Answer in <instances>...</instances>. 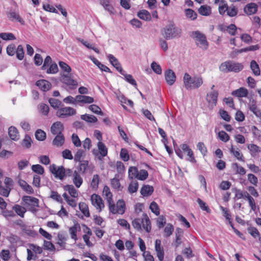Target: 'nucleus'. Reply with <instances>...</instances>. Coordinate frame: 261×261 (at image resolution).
I'll return each instance as SVG.
<instances>
[{"label":"nucleus","instance_id":"11","mask_svg":"<svg viewBox=\"0 0 261 261\" xmlns=\"http://www.w3.org/2000/svg\"><path fill=\"white\" fill-rule=\"evenodd\" d=\"M155 250L156 252L157 257L160 261H163L164 257V251L163 246L161 245L160 240H156L155 242Z\"/></svg>","mask_w":261,"mask_h":261},{"label":"nucleus","instance_id":"10","mask_svg":"<svg viewBox=\"0 0 261 261\" xmlns=\"http://www.w3.org/2000/svg\"><path fill=\"white\" fill-rule=\"evenodd\" d=\"M165 78L167 83L171 86L175 83L176 77L175 72L172 70L168 69L165 72Z\"/></svg>","mask_w":261,"mask_h":261},{"label":"nucleus","instance_id":"44","mask_svg":"<svg viewBox=\"0 0 261 261\" xmlns=\"http://www.w3.org/2000/svg\"><path fill=\"white\" fill-rule=\"evenodd\" d=\"M81 118L82 119L89 123H95L97 121V119L95 116L89 114L82 115Z\"/></svg>","mask_w":261,"mask_h":261},{"label":"nucleus","instance_id":"57","mask_svg":"<svg viewBox=\"0 0 261 261\" xmlns=\"http://www.w3.org/2000/svg\"><path fill=\"white\" fill-rule=\"evenodd\" d=\"M32 170L34 172L41 175L44 173V169L43 167L39 164L33 165L32 166Z\"/></svg>","mask_w":261,"mask_h":261},{"label":"nucleus","instance_id":"42","mask_svg":"<svg viewBox=\"0 0 261 261\" xmlns=\"http://www.w3.org/2000/svg\"><path fill=\"white\" fill-rule=\"evenodd\" d=\"M186 17L192 20H194L197 18V13L191 9H186L185 11Z\"/></svg>","mask_w":261,"mask_h":261},{"label":"nucleus","instance_id":"13","mask_svg":"<svg viewBox=\"0 0 261 261\" xmlns=\"http://www.w3.org/2000/svg\"><path fill=\"white\" fill-rule=\"evenodd\" d=\"M108 58L109 60V61L116 68V69L119 71L120 74H123L124 70H123L122 68L121 67V64L119 63L118 60L113 55L111 54H109L108 56Z\"/></svg>","mask_w":261,"mask_h":261},{"label":"nucleus","instance_id":"21","mask_svg":"<svg viewBox=\"0 0 261 261\" xmlns=\"http://www.w3.org/2000/svg\"><path fill=\"white\" fill-rule=\"evenodd\" d=\"M229 151L230 153H231L238 160L242 161L243 162H245V158L243 156V154L242 153L239 148H237L236 150L233 146L231 145L230 148L229 149Z\"/></svg>","mask_w":261,"mask_h":261},{"label":"nucleus","instance_id":"23","mask_svg":"<svg viewBox=\"0 0 261 261\" xmlns=\"http://www.w3.org/2000/svg\"><path fill=\"white\" fill-rule=\"evenodd\" d=\"M83 182V178L78 172L75 170L73 173V182L77 188H79Z\"/></svg>","mask_w":261,"mask_h":261},{"label":"nucleus","instance_id":"41","mask_svg":"<svg viewBox=\"0 0 261 261\" xmlns=\"http://www.w3.org/2000/svg\"><path fill=\"white\" fill-rule=\"evenodd\" d=\"M100 4L103 7L105 10H107L110 14H112L114 8L110 4V0H100Z\"/></svg>","mask_w":261,"mask_h":261},{"label":"nucleus","instance_id":"7","mask_svg":"<svg viewBox=\"0 0 261 261\" xmlns=\"http://www.w3.org/2000/svg\"><path fill=\"white\" fill-rule=\"evenodd\" d=\"M50 172L57 178L63 180L65 177V168L63 166H57L55 164H53L49 166Z\"/></svg>","mask_w":261,"mask_h":261},{"label":"nucleus","instance_id":"40","mask_svg":"<svg viewBox=\"0 0 261 261\" xmlns=\"http://www.w3.org/2000/svg\"><path fill=\"white\" fill-rule=\"evenodd\" d=\"M238 12V10L236 6L233 5L228 7L226 14L227 16L232 17L236 16Z\"/></svg>","mask_w":261,"mask_h":261},{"label":"nucleus","instance_id":"52","mask_svg":"<svg viewBox=\"0 0 261 261\" xmlns=\"http://www.w3.org/2000/svg\"><path fill=\"white\" fill-rule=\"evenodd\" d=\"M49 197L60 203H63V200L61 195L56 191H51Z\"/></svg>","mask_w":261,"mask_h":261},{"label":"nucleus","instance_id":"28","mask_svg":"<svg viewBox=\"0 0 261 261\" xmlns=\"http://www.w3.org/2000/svg\"><path fill=\"white\" fill-rule=\"evenodd\" d=\"M64 190L68 191L70 196L76 198L78 196L77 190L72 185H67L64 186Z\"/></svg>","mask_w":261,"mask_h":261},{"label":"nucleus","instance_id":"27","mask_svg":"<svg viewBox=\"0 0 261 261\" xmlns=\"http://www.w3.org/2000/svg\"><path fill=\"white\" fill-rule=\"evenodd\" d=\"M65 142V138L63 134L57 135L53 141V144L57 147L62 146Z\"/></svg>","mask_w":261,"mask_h":261},{"label":"nucleus","instance_id":"5","mask_svg":"<svg viewBox=\"0 0 261 261\" xmlns=\"http://www.w3.org/2000/svg\"><path fill=\"white\" fill-rule=\"evenodd\" d=\"M76 113L75 109L70 107H65L63 105L56 112V116L60 118H66L73 116Z\"/></svg>","mask_w":261,"mask_h":261},{"label":"nucleus","instance_id":"22","mask_svg":"<svg viewBox=\"0 0 261 261\" xmlns=\"http://www.w3.org/2000/svg\"><path fill=\"white\" fill-rule=\"evenodd\" d=\"M89 162L88 161L83 160L79 162V164L77 167L79 172L81 174H85L89 169Z\"/></svg>","mask_w":261,"mask_h":261},{"label":"nucleus","instance_id":"37","mask_svg":"<svg viewBox=\"0 0 261 261\" xmlns=\"http://www.w3.org/2000/svg\"><path fill=\"white\" fill-rule=\"evenodd\" d=\"M79 208L81 212L86 217H90V213L88 205L85 202H80L79 204Z\"/></svg>","mask_w":261,"mask_h":261},{"label":"nucleus","instance_id":"58","mask_svg":"<svg viewBox=\"0 0 261 261\" xmlns=\"http://www.w3.org/2000/svg\"><path fill=\"white\" fill-rule=\"evenodd\" d=\"M109 206V210L110 213L115 214L118 213L116 206L115 205L113 199L107 201Z\"/></svg>","mask_w":261,"mask_h":261},{"label":"nucleus","instance_id":"29","mask_svg":"<svg viewBox=\"0 0 261 261\" xmlns=\"http://www.w3.org/2000/svg\"><path fill=\"white\" fill-rule=\"evenodd\" d=\"M199 13L203 16H208L212 13V9L210 6L206 5L201 6L198 9Z\"/></svg>","mask_w":261,"mask_h":261},{"label":"nucleus","instance_id":"3","mask_svg":"<svg viewBox=\"0 0 261 261\" xmlns=\"http://www.w3.org/2000/svg\"><path fill=\"white\" fill-rule=\"evenodd\" d=\"M243 68L244 66L242 63L230 60L222 63L219 66L220 70L224 73L229 72L238 73L242 71Z\"/></svg>","mask_w":261,"mask_h":261},{"label":"nucleus","instance_id":"61","mask_svg":"<svg viewBox=\"0 0 261 261\" xmlns=\"http://www.w3.org/2000/svg\"><path fill=\"white\" fill-rule=\"evenodd\" d=\"M148 176V172L146 170L141 169L139 171L137 179L144 180L147 178Z\"/></svg>","mask_w":261,"mask_h":261},{"label":"nucleus","instance_id":"8","mask_svg":"<svg viewBox=\"0 0 261 261\" xmlns=\"http://www.w3.org/2000/svg\"><path fill=\"white\" fill-rule=\"evenodd\" d=\"M91 201L92 205L98 210L99 212L101 211L104 207V203L102 198L97 194H94L91 196Z\"/></svg>","mask_w":261,"mask_h":261},{"label":"nucleus","instance_id":"12","mask_svg":"<svg viewBox=\"0 0 261 261\" xmlns=\"http://www.w3.org/2000/svg\"><path fill=\"white\" fill-rule=\"evenodd\" d=\"M64 130V126L60 121H57L54 123L50 127L51 133L54 135H60L63 134Z\"/></svg>","mask_w":261,"mask_h":261},{"label":"nucleus","instance_id":"63","mask_svg":"<svg viewBox=\"0 0 261 261\" xmlns=\"http://www.w3.org/2000/svg\"><path fill=\"white\" fill-rule=\"evenodd\" d=\"M151 68L155 73L158 74H161L162 73V68L161 66L155 62H153L151 64Z\"/></svg>","mask_w":261,"mask_h":261},{"label":"nucleus","instance_id":"35","mask_svg":"<svg viewBox=\"0 0 261 261\" xmlns=\"http://www.w3.org/2000/svg\"><path fill=\"white\" fill-rule=\"evenodd\" d=\"M116 208L118 214L122 215L124 213L125 210V203L123 200H119L116 204Z\"/></svg>","mask_w":261,"mask_h":261},{"label":"nucleus","instance_id":"24","mask_svg":"<svg viewBox=\"0 0 261 261\" xmlns=\"http://www.w3.org/2000/svg\"><path fill=\"white\" fill-rule=\"evenodd\" d=\"M8 134L10 138L14 141H17L19 138L18 131L14 126H10L9 128Z\"/></svg>","mask_w":261,"mask_h":261},{"label":"nucleus","instance_id":"33","mask_svg":"<svg viewBox=\"0 0 261 261\" xmlns=\"http://www.w3.org/2000/svg\"><path fill=\"white\" fill-rule=\"evenodd\" d=\"M248 148L250 151L252 156H255L256 154L261 151L260 148L254 144H250L248 145Z\"/></svg>","mask_w":261,"mask_h":261},{"label":"nucleus","instance_id":"47","mask_svg":"<svg viewBox=\"0 0 261 261\" xmlns=\"http://www.w3.org/2000/svg\"><path fill=\"white\" fill-rule=\"evenodd\" d=\"M0 38L4 40H13L16 39L14 35L12 33H1Z\"/></svg>","mask_w":261,"mask_h":261},{"label":"nucleus","instance_id":"49","mask_svg":"<svg viewBox=\"0 0 261 261\" xmlns=\"http://www.w3.org/2000/svg\"><path fill=\"white\" fill-rule=\"evenodd\" d=\"M15 53L16 54L17 58L19 60H22L24 57V50L23 46L21 45H19L16 49Z\"/></svg>","mask_w":261,"mask_h":261},{"label":"nucleus","instance_id":"26","mask_svg":"<svg viewBox=\"0 0 261 261\" xmlns=\"http://www.w3.org/2000/svg\"><path fill=\"white\" fill-rule=\"evenodd\" d=\"M18 183L20 187L28 194L34 193V190L25 181L20 179Z\"/></svg>","mask_w":261,"mask_h":261},{"label":"nucleus","instance_id":"34","mask_svg":"<svg viewBox=\"0 0 261 261\" xmlns=\"http://www.w3.org/2000/svg\"><path fill=\"white\" fill-rule=\"evenodd\" d=\"M97 147L101 156L104 157L107 155L108 149L103 143L102 142H98L97 143Z\"/></svg>","mask_w":261,"mask_h":261},{"label":"nucleus","instance_id":"14","mask_svg":"<svg viewBox=\"0 0 261 261\" xmlns=\"http://www.w3.org/2000/svg\"><path fill=\"white\" fill-rule=\"evenodd\" d=\"M36 85L43 91H48L51 87V83L45 80H40L36 82Z\"/></svg>","mask_w":261,"mask_h":261},{"label":"nucleus","instance_id":"17","mask_svg":"<svg viewBox=\"0 0 261 261\" xmlns=\"http://www.w3.org/2000/svg\"><path fill=\"white\" fill-rule=\"evenodd\" d=\"M258 7L255 3H250L246 5L244 8V11L248 15L255 14L257 11Z\"/></svg>","mask_w":261,"mask_h":261},{"label":"nucleus","instance_id":"38","mask_svg":"<svg viewBox=\"0 0 261 261\" xmlns=\"http://www.w3.org/2000/svg\"><path fill=\"white\" fill-rule=\"evenodd\" d=\"M250 68L253 73V74L258 76L260 75V71L258 64L254 60H252L250 62Z\"/></svg>","mask_w":261,"mask_h":261},{"label":"nucleus","instance_id":"16","mask_svg":"<svg viewBox=\"0 0 261 261\" xmlns=\"http://www.w3.org/2000/svg\"><path fill=\"white\" fill-rule=\"evenodd\" d=\"M7 17L12 21L19 22L21 24L24 25V21L21 18L18 13L15 12H9L7 13Z\"/></svg>","mask_w":261,"mask_h":261},{"label":"nucleus","instance_id":"1","mask_svg":"<svg viewBox=\"0 0 261 261\" xmlns=\"http://www.w3.org/2000/svg\"><path fill=\"white\" fill-rule=\"evenodd\" d=\"M161 35L166 40H172L180 38L182 34L181 28L173 22H170L163 28L161 31Z\"/></svg>","mask_w":261,"mask_h":261},{"label":"nucleus","instance_id":"2","mask_svg":"<svg viewBox=\"0 0 261 261\" xmlns=\"http://www.w3.org/2000/svg\"><path fill=\"white\" fill-rule=\"evenodd\" d=\"M183 81L185 88L187 90L197 89L203 84V80L201 76L192 77L188 73H185Z\"/></svg>","mask_w":261,"mask_h":261},{"label":"nucleus","instance_id":"4","mask_svg":"<svg viewBox=\"0 0 261 261\" xmlns=\"http://www.w3.org/2000/svg\"><path fill=\"white\" fill-rule=\"evenodd\" d=\"M190 36L196 41V42H199L200 47L204 50H206L208 46V43L206 40V37L204 34L199 31H193L191 33ZM198 44L197 43H196Z\"/></svg>","mask_w":261,"mask_h":261},{"label":"nucleus","instance_id":"53","mask_svg":"<svg viewBox=\"0 0 261 261\" xmlns=\"http://www.w3.org/2000/svg\"><path fill=\"white\" fill-rule=\"evenodd\" d=\"M35 137L39 141H43L46 138V133L41 129H37L35 133Z\"/></svg>","mask_w":261,"mask_h":261},{"label":"nucleus","instance_id":"46","mask_svg":"<svg viewBox=\"0 0 261 261\" xmlns=\"http://www.w3.org/2000/svg\"><path fill=\"white\" fill-rule=\"evenodd\" d=\"M121 74L124 76V79L128 83L135 87L137 86L136 80L133 78V76L131 74H127L125 71H124V73Z\"/></svg>","mask_w":261,"mask_h":261},{"label":"nucleus","instance_id":"59","mask_svg":"<svg viewBox=\"0 0 261 261\" xmlns=\"http://www.w3.org/2000/svg\"><path fill=\"white\" fill-rule=\"evenodd\" d=\"M2 211V215L7 219L9 218L14 217L16 216L15 214L12 210L4 209V210Z\"/></svg>","mask_w":261,"mask_h":261},{"label":"nucleus","instance_id":"62","mask_svg":"<svg viewBox=\"0 0 261 261\" xmlns=\"http://www.w3.org/2000/svg\"><path fill=\"white\" fill-rule=\"evenodd\" d=\"M59 64L61 69L66 73H70L71 71V67L64 62L60 61Z\"/></svg>","mask_w":261,"mask_h":261},{"label":"nucleus","instance_id":"50","mask_svg":"<svg viewBox=\"0 0 261 261\" xmlns=\"http://www.w3.org/2000/svg\"><path fill=\"white\" fill-rule=\"evenodd\" d=\"M149 208L151 211L153 213H154L156 216H159L160 215V208L159 205L155 202L152 201L150 204Z\"/></svg>","mask_w":261,"mask_h":261},{"label":"nucleus","instance_id":"30","mask_svg":"<svg viewBox=\"0 0 261 261\" xmlns=\"http://www.w3.org/2000/svg\"><path fill=\"white\" fill-rule=\"evenodd\" d=\"M137 16L141 19L146 21L150 20L151 19V15L150 13L146 10H140L138 12Z\"/></svg>","mask_w":261,"mask_h":261},{"label":"nucleus","instance_id":"56","mask_svg":"<svg viewBox=\"0 0 261 261\" xmlns=\"http://www.w3.org/2000/svg\"><path fill=\"white\" fill-rule=\"evenodd\" d=\"M40 112L44 116H47L49 111L48 105L45 103H41L39 107Z\"/></svg>","mask_w":261,"mask_h":261},{"label":"nucleus","instance_id":"45","mask_svg":"<svg viewBox=\"0 0 261 261\" xmlns=\"http://www.w3.org/2000/svg\"><path fill=\"white\" fill-rule=\"evenodd\" d=\"M139 188L138 182L135 180L132 181L128 186V191L130 194H133L138 191Z\"/></svg>","mask_w":261,"mask_h":261},{"label":"nucleus","instance_id":"43","mask_svg":"<svg viewBox=\"0 0 261 261\" xmlns=\"http://www.w3.org/2000/svg\"><path fill=\"white\" fill-rule=\"evenodd\" d=\"M221 4L219 5L218 10L220 14L222 15H224L225 13H227V10L228 9V5L227 3L224 0L221 1Z\"/></svg>","mask_w":261,"mask_h":261},{"label":"nucleus","instance_id":"18","mask_svg":"<svg viewBox=\"0 0 261 261\" xmlns=\"http://www.w3.org/2000/svg\"><path fill=\"white\" fill-rule=\"evenodd\" d=\"M141 225L146 232H149L151 230V223L146 214H143L141 220Z\"/></svg>","mask_w":261,"mask_h":261},{"label":"nucleus","instance_id":"60","mask_svg":"<svg viewBox=\"0 0 261 261\" xmlns=\"http://www.w3.org/2000/svg\"><path fill=\"white\" fill-rule=\"evenodd\" d=\"M32 142L31 138L29 135H26L22 142L21 145L23 147L29 148L30 147Z\"/></svg>","mask_w":261,"mask_h":261},{"label":"nucleus","instance_id":"20","mask_svg":"<svg viewBox=\"0 0 261 261\" xmlns=\"http://www.w3.org/2000/svg\"><path fill=\"white\" fill-rule=\"evenodd\" d=\"M249 108L257 117L261 119V111L256 106V102L253 100L251 103L248 104Z\"/></svg>","mask_w":261,"mask_h":261},{"label":"nucleus","instance_id":"32","mask_svg":"<svg viewBox=\"0 0 261 261\" xmlns=\"http://www.w3.org/2000/svg\"><path fill=\"white\" fill-rule=\"evenodd\" d=\"M128 178L130 179L137 178L138 176L139 171L136 167L131 166L129 168L128 171Z\"/></svg>","mask_w":261,"mask_h":261},{"label":"nucleus","instance_id":"55","mask_svg":"<svg viewBox=\"0 0 261 261\" xmlns=\"http://www.w3.org/2000/svg\"><path fill=\"white\" fill-rule=\"evenodd\" d=\"M173 230V226L170 223L167 224L164 228L165 236L166 237H170L172 234Z\"/></svg>","mask_w":261,"mask_h":261},{"label":"nucleus","instance_id":"31","mask_svg":"<svg viewBox=\"0 0 261 261\" xmlns=\"http://www.w3.org/2000/svg\"><path fill=\"white\" fill-rule=\"evenodd\" d=\"M78 229H80V225L78 223H75L74 225L69 228V232L71 236V238L74 241L77 240L76 233Z\"/></svg>","mask_w":261,"mask_h":261},{"label":"nucleus","instance_id":"64","mask_svg":"<svg viewBox=\"0 0 261 261\" xmlns=\"http://www.w3.org/2000/svg\"><path fill=\"white\" fill-rule=\"evenodd\" d=\"M218 137L220 140L224 142H227L230 139L229 135L223 130L219 132Z\"/></svg>","mask_w":261,"mask_h":261},{"label":"nucleus","instance_id":"54","mask_svg":"<svg viewBox=\"0 0 261 261\" xmlns=\"http://www.w3.org/2000/svg\"><path fill=\"white\" fill-rule=\"evenodd\" d=\"M197 201L198 203L199 204V205L201 209L204 211L206 212L207 213H210L211 210L208 206V205H206V203L204 202L203 200H202L200 198H198L197 199Z\"/></svg>","mask_w":261,"mask_h":261},{"label":"nucleus","instance_id":"9","mask_svg":"<svg viewBox=\"0 0 261 261\" xmlns=\"http://www.w3.org/2000/svg\"><path fill=\"white\" fill-rule=\"evenodd\" d=\"M218 96V92L217 90H214L207 94L206 101L208 103V106L211 108L216 106Z\"/></svg>","mask_w":261,"mask_h":261},{"label":"nucleus","instance_id":"15","mask_svg":"<svg viewBox=\"0 0 261 261\" xmlns=\"http://www.w3.org/2000/svg\"><path fill=\"white\" fill-rule=\"evenodd\" d=\"M23 201L28 205L34 207L39 206V200L37 198L31 197L29 196H24L22 198Z\"/></svg>","mask_w":261,"mask_h":261},{"label":"nucleus","instance_id":"36","mask_svg":"<svg viewBox=\"0 0 261 261\" xmlns=\"http://www.w3.org/2000/svg\"><path fill=\"white\" fill-rule=\"evenodd\" d=\"M13 210L15 213L21 218L24 217V214L26 212L25 208L18 204H15L13 206Z\"/></svg>","mask_w":261,"mask_h":261},{"label":"nucleus","instance_id":"39","mask_svg":"<svg viewBox=\"0 0 261 261\" xmlns=\"http://www.w3.org/2000/svg\"><path fill=\"white\" fill-rule=\"evenodd\" d=\"M48 101L51 107L55 109L58 110L63 105L61 101L55 98H50L49 99Z\"/></svg>","mask_w":261,"mask_h":261},{"label":"nucleus","instance_id":"6","mask_svg":"<svg viewBox=\"0 0 261 261\" xmlns=\"http://www.w3.org/2000/svg\"><path fill=\"white\" fill-rule=\"evenodd\" d=\"M60 81L71 89H75L78 85L77 81L73 79L70 73L62 74Z\"/></svg>","mask_w":261,"mask_h":261},{"label":"nucleus","instance_id":"48","mask_svg":"<svg viewBox=\"0 0 261 261\" xmlns=\"http://www.w3.org/2000/svg\"><path fill=\"white\" fill-rule=\"evenodd\" d=\"M232 167L234 170H236V172L240 175H243L246 173V170L243 167L239 166L238 164L234 163L232 164Z\"/></svg>","mask_w":261,"mask_h":261},{"label":"nucleus","instance_id":"25","mask_svg":"<svg viewBox=\"0 0 261 261\" xmlns=\"http://www.w3.org/2000/svg\"><path fill=\"white\" fill-rule=\"evenodd\" d=\"M153 187L149 185H144L141 189V194L144 196L146 197L151 195L153 192Z\"/></svg>","mask_w":261,"mask_h":261},{"label":"nucleus","instance_id":"19","mask_svg":"<svg viewBox=\"0 0 261 261\" xmlns=\"http://www.w3.org/2000/svg\"><path fill=\"white\" fill-rule=\"evenodd\" d=\"M231 94L237 97H246L248 94V90L244 87H241L232 92Z\"/></svg>","mask_w":261,"mask_h":261},{"label":"nucleus","instance_id":"51","mask_svg":"<svg viewBox=\"0 0 261 261\" xmlns=\"http://www.w3.org/2000/svg\"><path fill=\"white\" fill-rule=\"evenodd\" d=\"M47 74H55L58 71V67L56 63H51L46 69Z\"/></svg>","mask_w":261,"mask_h":261}]
</instances>
